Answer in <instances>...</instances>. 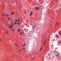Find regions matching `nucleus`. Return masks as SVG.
<instances>
[{
  "label": "nucleus",
  "instance_id": "obj_1",
  "mask_svg": "<svg viewBox=\"0 0 61 61\" xmlns=\"http://www.w3.org/2000/svg\"><path fill=\"white\" fill-rule=\"evenodd\" d=\"M11 25H10V28H12V27H13L14 25H13V21L12 20L11 21Z\"/></svg>",
  "mask_w": 61,
  "mask_h": 61
},
{
  "label": "nucleus",
  "instance_id": "obj_2",
  "mask_svg": "<svg viewBox=\"0 0 61 61\" xmlns=\"http://www.w3.org/2000/svg\"><path fill=\"white\" fill-rule=\"evenodd\" d=\"M35 9H36V10H39V8L38 7H36L35 8Z\"/></svg>",
  "mask_w": 61,
  "mask_h": 61
},
{
  "label": "nucleus",
  "instance_id": "obj_3",
  "mask_svg": "<svg viewBox=\"0 0 61 61\" xmlns=\"http://www.w3.org/2000/svg\"><path fill=\"white\" fill-rule=\"evenodd\" d=\"M15 21H16V22H20V21L19 20H17V19H15Z\"/></svg>",
  "mask_w": 61,
  "mask_h": 61
},
{
  "label": "nucleus",
  "instance_id": "obj_4",
  "mask_svg": "<svg viewBox=\"0 0 61 61\" xmlns=\"http://www.w3.org/2000/svg\"><path fill=\"white\" fill-rule=\"evenodd\" d=\"M59 23L58 22H56V25L55 26H56V25H59Z\"/></svg>",
  "mask_w": 61,
  "mask_h": 61
},
{
  "label": "nucleus",
  "instance_id": "obj_5",
  "mask_svg": "<svg viewBox=\"0 0 61 61\" xmlns=\"http://www.w3.org/2000/svg\"><path fill=\"white\" fill-rule=\"evenodd\" d=\"M36 25H34L33 26V29H34V28H35V27H36Z\"/></svg>",
  "mask_w": 61,
  "mask_h": 61
},
{
  "label": "nucleus",
  "instance_id": "obj_6",
  "mask_svg": "<svg viewBox=\"0 0 61 61\" xmlns=\"http://www.w3.org/2000/svg\"><path fill=\"white\" fill-rule=\"evenodd\" d=\"M32 15H33V13L32 12L30 14V16H32Z\"/></svg>",
  "mask_w": 61,
  "mask_h": 61
},
{
  "label": "nucleus",
  "instance_id": "obj_7",
  "mask_svg": "<svg viewBox=\"0 0 61 61\" xmlns=\"http://www.w3.org/2000/svg\"><path fill=\"white\" fill-rule=\"evenodd\" d=\"M8 20H10L11 19V18H10L8 17Z\"/></svg>",
  "mask_w": 61,
  "mask_h": 61
},
{
  "label": "nucleus",
  "instance_id": "obj_8",
  "mask_svg": "<svg viewBox=\"0 0 61 61\" xmlns=\"http://www.w3.org/2000/svg\"><path fill=\"white\" fill-rule=\"evenodd\" d=\"M59 35H61V31H59Z\"/></svg>",
  "mask_w": 61,
  "mask_h": 61
},
{
  "label": "nucleus",
  "instance_id": "obj_9",
  "mask_svg": "<svg viewBox=\"0 0 61 61\" xmlns=\"http://www.w3.org/2000/svg\"><path fill=\"white\" fill-rule=\"evenodd\" d=\"M15 46H17V44H16L15 43Z\"/></svg>",
  "mask_w": 61,
  "mask_h": 61
},
{
  "label": "nucleus",
  "instance_id": "obj_10",
  "mask_svg": "<svg viewBox=\"0 0 61 61\" xmlns=\"http://www.w3.org/2000/svg\"><path fill=\"white\" fill-rule=\"evenodd\" d=\"M18 32H20V30H18Z\"/></svg>",
  "mask_w": 61,
  "mask_h": 61
},
{
  "label": "nucleus",
  "instance_id": "obj_11",
  "mask_svg": "<svg viewBox=\"0 0 61 61\" xmlns=\"http://www.w3.org/2000/svg\"><path fill=\"white\" fill-rule=\"evenodd\" d=\"M17 23L15 22H14V25H15L16 24H17Z\"/></svg>",
  "mask_w": 61,
  "mask_h": 61
},
{
  "label": "nucleus",
  "instance_id": "obj_12",
  "mask_svg": "<svg viewBox=\"0 0 61 61\" xmlns=\"http://www.w3.org/2000/svg\"><path fill=\"white\" fill-rule=\"evenodd\" d=\"M25 44L24 43V44L23 45V46H25Z\"/></svg>",
  "mask_w": 61,
  "mask_h": 61
},
{
  "label": "nucleus",
  "instance_id": "obj_13",
  "mask_svg": "<svg viewBox=\"0 0 61 61\" xmlns=\"http://www.w3.org/2000/svg\"><path fill=\"white\" fill-rule=\"evenodd\" d=\"M42 48H41V50L40 51H41V50H42Z\"/></svg>",
  "mask_w": 61,
  "mask_h": 61
},
{
  "label": "nucleus",
  "instance_id": "obj_14",
  "mask_svg": "<svg viewBox=\"0 0 61 61\" xmlns=\"http://www.w3.org/2000/svg\"><path fill=\"white\" fill-rule=\"evenodd\" d=\"M35 58V57H33L32 59H34V58Z\"/></svg>",
  "mask_w": 61,
  "mask_h": 61
},
{
  "label": "nucleus",
  "instance_id": "obj_15",
  "mask_svg": "<svg viewBox=\"0 0 61 61\" xmlns=\"http://www.w3.org/2000/svg\"><path fill=\"white\" fill-rule=\"evenodd\" d=\"M2 16H3V15H5V14H2Z\"/></svg>",
  "mask_w": 61,
  "mask_h": 61
},
{
  "label": "nucleus",
  "instance_id": "obj_16",
  "mask_svg": "<svg viewBox=\"0 0 61 61\" xmlns=\"http://www.w3.org/2000/svg\"><path fill=\"white\" fill-rule=\"evenodd\" d=\"M17 24L18 25L20 24V23H17Z\"/></svg>",
  "mask_w": 61,
  "mask_h": 61
},
{
  "label": "nucleus",
  "instance_id": "obj_17",
  "mask_svg": "<svg viewBox=\"0 0 61 61\" xmlns=\"http://www.w3.org/2000/svg\"><path fill=\"white\" fill-rule=\"evenodd\" d=\"M56 37H58V35H57L56 36Z\"/></svg>",
  "mask_w": 61,
  "mask_h": 61
},
{
  "label": "nucleus",
  "instance_id": "obj_18",
  "mask_svg": "<svg viewBox=\"0 0 61 61\" xmlns=\"http://www.w3.org/2000/svg\"><path fill=\"white\" fill-rule=\"evenodd\" d=\"M21 34H22V33L20 32V35H21Z\"/></svg>",
  "mask_w": 61,
  "mask_h": 61
},
{
  "label": "nucleus",
  "instance_id": "obj_19",
  "mask_svg": "<svg viewBox=\"0 0 61 61\" xmlns=\"http://www.w3.org/2000/svg\"><path fill=\"white\" fill-rule=\"evenodd\" d=\"M45 42H44V45H45Z\"/></svg>",
  "mask_w": 61,
  "mask_h": 61
},
{
  "label": "nucleus",
  "instance_id": "obj_20",
  "mask_svg": "<svg viewBox=\"0 0 61 61\" xmlns=\"http://www.w3.org/2000/svg\"><path fill=\"white\" fill-rule=\"evenodd\" d=\"M6 15V16H8V15Z\"/></svg>",
  "mask_w": 61,
  "mask_h": 61
},
{
  "label": "nucleus",
  "instance_id": "obj_21",
  "mask_svg": "<svg viewBox=\"0 0 61 61\" xmlns=\"http://www.w3.org/2000/svg\"><path fill=\"white\" fill-rule=\"evenodd\" d=\"M55 52H57V53H58V52L57 51H55Z\"/></svg>",
  "mask_w": 61,
  "mask_h": 61
},
{
  "label": "nucleus",
  "instance_id": "obj_22",
  "mask_svg": "<svg viewBox=\"0 0 61 61\" xmlns=\"http://www.w3.org/2000/svg\"><path fill=\"white\" fill-rule=\"evenodd\" d=\"M11 14H14V13L12 12V13H11Z\"/></svg>",
  "mask_w": 61,
  "mask_h": 61
},
{
  "label": "nucleus",
  "instance_id": "obj_23",
  "mask_svg": "<svg viewBox=\"0 0 61 61\" xmlns=\"http://www.w3.org/2000/svg\"><path fill=\"white\" fill-rule=\"evenodd\" d=\"M1 38H0V41H1Z\"/></svg>",
  "mask_w": 61,
  "mask_h": 61
},
{
  "label": "nucleus",
  "instance_id": "obj_24",
  "mask_svg": "<svg viewBox=\"0 0 61 61\" xmlns=\"http://www.w3.org/2000/svg\"><path fill=\"white\" fill-rule=\"evenodd\" d=\"M12 30H13V31H14V30H14L13 29H12Z\"/></svg>",
  "mask_w": 61,
  "mask_h": 61
},
{
  "label": "nucleus",
  "instance_id": "obj_25",
  "mask_svg": "<svg viewBox=\"0 0 61 61\" xmlns=\"http://www.w3.org/2000/svg\"><path fill=\"white\" fill-rule=\"evenodd\" d=\"M2 6L3 7H4V5H2Z\"/></svg>",
  "mask_w": 61,
  "mask_h": 61
},
{
  "label": "nucleus",
  "instance_id": "obj_26",
  "mask_svg": "<svg viewBox=\"0 0 61 61\" xmlns=\"http://www.w3.org/2000/svg\"><path fill=\"white\" fill-rule=\"evenodd\" d=\"M20 51H21V50H20Z\"/></svg>",
  "mask_w": 61,
  "mask_h": 61
},
{
  "label": "nucleus",
  "instance_id": "obj_27",
  "mask_svg": "<svg viewBox=\"0 0 61 61\" xmlns=\"http://www.w3.org/2000/svg\"><path fill=\"white\" fill-rule=\"evenodd\" d=\"M6 33H8V31L6 32Z\"/></svg>",
  "mask_w": 61,
  "mask_h": 61
},
{
  "label": "nucleus",
  "instance_id": "obj_28",
  "mask_svg": "<svg viewBox=\"0 0 61 61\" xmlns=\"http://www.w3.org/2000/svg\"><path fill=\"white\" fill-rule=\"evenodd\" d=\"M2 19V20H3V19Z\"/></svg>",
  "mask_w": 61,
  "mask_h": 61
},
{
  "label": "nucleus",
  "instance_id": "obj_29",
  "mask_svg": "<svg viewBox=\"0 0 61 61\" xmlns=\"http://www.w3.org/2000/svg\"><path fill=\"white\" fill-rule=\"evenodd\" d=\"M8 16H9V15H8Z\"/></svg>",
  "mask_w": 61,
  "mask_h": 61
},
{
  "label": "nucleus",
  "instance_id": "obj_30",
  "mask_svg": "<svg viewBox=\"0 0 61 61\" xmlns=\"http://www.w3.org/2000/svg\"><path fill=\"white\" fill-rule=\"evenodd\" d=\"M4 33H5L6 32H5Z\"/></svg>",
  "mask_w": 61,
  "mask_h": 61
},
{
  "label": "nucleus",
  "instance_id": "obj_31",
  "mask_svg": "<svg viewBox=\"0 0 61 61\" xmlns=\"http://www.w3.org/2000/svg\"><path fill=\"white\" fill-rule=\"evenodd\" d=\"M58 56V55L57 56V57Z\"/></svg>",
  "mask_w": 61,
  "mask_h": 61
},
{
  "label": "nucleus",
  "instance_id": "obj_32",
  "mask_svg": "<svg viewBox=\"0 0 61 61\" xmlns=\"http://www.w3.org/2000/svg\"><path fill=\"white\" fill-rule=\"evenodd\" d=\"M56 1H57V0H56Z\"/></svg>",
  "mask_w": 61,
  "mask_h": 61
},
{
  "label": "nucleus",
  "instance_id": "obj_33",
  "mask_svg": "<svg viewBox=\"0 0 61 61\" xmlns=\"http://www.w3.org/2000/svg\"><path fill=\"white\" fill-rule=\"evenodd\" d=\"M23 49H25V48H23Z\"/></svg>",
  "mask_w": 61,
  "mask_h": 61
},
{
  "label": "nucleus",
  "instance_id": "obj_34",
  "mask_svg": "<svg viewBox=\"0 0 61 61\" xmlns=\"http://www.w3.org/2000/svg\"><path fill=\"white\" fill-rule=\"evenodd\" d=\"M23 34H24V32H23Z\"/></svg>",
  "mask_w": 61,
  "mask_h": 61
},
{
  "label": "nucleus",
  "instance_id": "obj_35",
  "mask_svg": "<svg viewBox=\"0 0 61 61\" xmlns=\"http://www.w3.org/2000/svg\"><path fill=\"white\" fill-rule=\"evenodd\" d=\"M23 33V31L22 32Z\"/></svg>",
  "mask_w": 61,
  "mask_h": 61
},
{
  "label": "nucleus",
  "instance_id": "obj_36",
  "mask_svg": "<svg viewBox=\"0 0 61 61\" xmlns=\"http://www.w3.org/2000/svg\"><path fill=\"white\" fill-rule=\"evenodd\" d=\"M15 1H16V0Z\"/></svg>",
  "mask_w": 61,
  "mask_h": 61
}]
</instances>
